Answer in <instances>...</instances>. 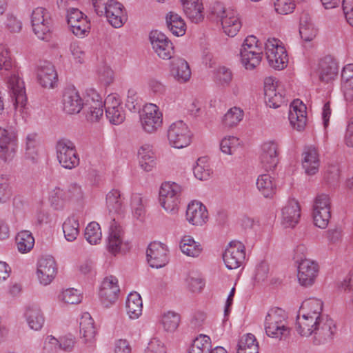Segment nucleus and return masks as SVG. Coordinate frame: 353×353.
<instances>
[{
  "instance_id": "obj_53",
  "label": "nucleus",
  "mask_w": 353,
  "mask_h": 353,
  "mask_svg": "<svg viewBox=\"0 0 353 353\" xmlns=\"http://www.w3.org/2000/svg\"><path fill=\"white\" fill-rule=\"evenodd\" d=\"M183 10L187 17H188L190 20L193 23H197L201 21L203 19V8L201 1L194 4L192 3V6H189L188 10L185 7H183Z\"/></svg>"
},
{
  "instance_id": "obj_27",
  "label": "nucleus",
  "mask_w": 353,
  "mask_h": 353,
  "mask_svg": "<svg viewBox=\"0 0 353 353\" xmlns=\"http://www.w3.org/2000/svg\"><path fill=\"white\" fill-rule=\"evenodd\" d=\"M37 74L39 83L43 88H52L57 81V72L50 62H41L38 65Z\"/></svg>"
},
{
  "instance_id": "obj_21",
  "label": "nucleus",
  "mask_w": 353,
  "mask_h": 353,
  "mask_svg": "<svg viewBox=\"0 0 353 353\" xmlns=\"http://www.w3.org/2000/svg\"><path fill=\"white\" fill-rule=\"evenodd\" d=\"M17 150V139L12 132L0 127V158L4 161L13 159Z\"/></svg>"
},
{
  "instance_id": "obj_52",
  "label": "nucleus",
  "mask_w": 353,
  "mask_h": 353,
  "mask_svg": "<svg viewBox=\"0 0 353 353\" xmlns=\"http://www.w3.org/2000/svg\"><path fill=\"white\" fill-rule=\"evenodd\" d=\"M64 191L68 202L77 203L81 201L84 197V193L81 185L76 182L68 184L64 189Z\"/></svg>"
},
{
  "instance_id": "obj_61",
  "label": "nucleus",
  "mask_w": 353,
  "mask_h": 353,
  "mask_svg": "<svg viewBox=\"0 0 353 353\" xmlns=\"http://www.w3.org/2000/svg\"><path fill=\"white\" fill-rule=\"evenodd\" d=\"M90 28V22L86 17L79 21L75 26H72L70 30L76 36L83 37L89 32Z\"/></svg>"
},
{
  "instance_id": "obj_12",
  "label": "nucleus",
  "mask_w": 353,
  "mask_h": 353,
  "mask_svg": "<svg viewBox=\"0 0 353 353\" xmlns=\"http://www.w3.org/2000/svg\"><path fill=\"white\" fill-rule=\"evenodd\" d=\"M152 48L159 57L170 59L174 54L172 43L165 34L158 30H152L149 36Z\"/></svg>"
},
{
  "instance_id": "obj_16",
  "label": "nucleus",
  "mask_w": 353,
  "mask_h": 353,
  "mask_svg": "<svg viewBox=\"0 0 353 353\" xmlns=\"http://www.w3.org/2000/svg\"><path fill=\"white\" fill-rule=\"evenodd\" d=\"M57 274L56 263L52 256L41 257L37 263V276L39 283L48 285L53 281Z\"/></svg>"
},
{
  "instance_id": "obj_24",
  "label": "nucleus",
  "mask_w": 353,
  "mask_h": 353,
  "mask_svg": "<svg viewBox=\"0 0 353 353\" xmlns=\"http://www.w3.org/2000/svg\"><path fill=\"white\" fill-rule=\"evenodd\" d=\"M186 219L193 225L202 226L208 220L206 207L199 201H192L188 204L186 210Z\"/></svg>"
},
{
  "instance_id": "obj_11",
  "label": "nucleus",
  "mask_w": 353,
  "mask_h": 353,
  "mask_svg": "<svg viewBox=\"0 0 353 353\" xmlns=\"http://www.w3.org/2000/svg\"><path fill=\"white\" fill-rule=\"evenodd\" d=\"M169 144L177 149L188 146L192 141V134L188 126L183 121L172 123L168 129Z\"/></svg>"
},
{
  "instance_id": "obj_64",
  "label": "nucleus",
  "mask_w": 353,
  "mask_h": 353,
  "mask_svg": "<svg viewBox=\"0 0 353 353\" xmlns=\"http://www.w3.org/2000/svg\"><path fill=\"white\" fill-rule=\"evenodd\" d=\"M144 353H167L164 343L157 338L152 339L148 344Z\"/></svg>"
},
{
  "instance_id": "obj_63",
  "label": "nucleus",
  "mask_w": 353,
  "mask_h": 353,
  "mask_svg": "<svg viewBox=\"0 0 353 353\" xmlns=\"http://www.w3.org/2000/svg\"><path fill=\"white\" fill-rule=\"evenodd\" d=\"M131 207L136 217L139 218L143 215L145 210L143 199L140 194H134L132 196Z\"/></svg>"
},
{
  "instance_id": "obj_51",
  "label": "nucleus",
  "mask_w": 353,
  "mask_h": 353,
  "mask_svg": "<svg viewBox=\"0 0 353 353\" xmlns=\"http://www.w3.org/2000/svg\"><path fill=\"white\" fill-rule=\"evenodd\" d=\"M185 282L186 288L192 293L201 292L205 285L203 279L195 272L188 274Z\"/></svg>"
},
{
  "instance_id": "obj_62",
  "label": "nucleus",
  "mask_w": 353,
  "mask_h": 353,
  "mask_svg": "<svg viewBox=\"0 0 353 353\" xmlns=\"http://www.w3.org/2000/svg\"><path fill=\"white\" fill-rule=\"evenodd\" d=\"M12 68V61L9 51L0 46V70L9 71Z\"/></svg>"
},
{
  "instance_id": "obj_4",
  "label": "nucleus",
  "mask_w": 353,
  "mask_h": 353,
  "mask_svg": "<svg viewBox=\"0 0 353 353\" xmlns=\"http://www.w3.org/2000/svg\"><path fill=\"white\" fill-rule=\"evenodd\" d=\"M212 14L221 21L223 32L229 37H234L241 28V21L236 10L225 8L220 2L213 4Z\"/></svg>"
},
{
  "instance_id": "obj_7",
  "label": "nucleus",
  "mask_w": 353,
  "mask_h": 353,
  "mask_svg": "<svg viewBox=\"0 0 353 353\" xmlns=\"http://www.w3.org/2000/svg\"><path fill=\"white\" fill-rule=\"evenodd\" d=\"M142 130L148 134L157 132L163 125V113L154 103L145 104L139 114Z\"/></svg>"
},
{
  "instance_id": "obj_39",
  "label": "nucleus",
  "mask_w": 353,
  "mask_h": 353,
  "mask_svg": "<svg viewBox=\"0 0 353 353\" xmlns=\"http://www.w3.org/2000/svg\"><path fill=\"white\" fill-rule=\"evenodd\" d=\"M299 34L304 41H311L316 36L317 30L307 14H303L300 19Z\"/></svg>"
},
{
  "instance_id": "obj_6",
  "label": "nucleus",
  "mask_w": 353,
  "mask_h": 353,
  "mask_svg": "<svg viewBox=\"0 0 353 353\" xmlns=\"http://www.w3.org/2000/svg\"><path fill=\"white\" fill-rule=\"evenodd\" d=\"M31 26L34 34L41 40L50 37L53 22L50 12L42 7L34 9L30 17Z\"/></svg>"
},
{
  "instance_id": "obj_23",
  "label": "nucleus",
  "mask_w": 353,
  "mask_h": 353,
  "mask_svg": "<svg viewBox=\"0 0 353 353\" xmlns=\"http://www.w3.org/2000/svg\"><path fill=\"white\" fill-rule=\"evenodd\" d=\"M339 65L337 62L331 57L321 59L316 68V74L319 80L329 83L335 79L338 74Z\"/></svg>"
},
{
  "instance_id": "obj_38",
  "label": "nucleus",
  "mask_w": 353,
  "mask_h": 353,
  "mask_svg": "<svg viewBox=\"0 0 353 353\" xmlns=\"http://www.w3.org/2000/svg\"><path fill=\"white\" fill-rule=\"evenodd\" d=\"M180 249L184 254L191 257L199 256L203 250L201 244L196 242L190 236H185L182 238L180 242Z\"/></svg>"
},
{
  "instance_id": "obj_46",
  "label": "nucleus",
  "mask_w": 353,
  "mask_h": 353,
  "mask_svg": "<svg viewBox=\"0 0 353 353\" xmlns=\"http://www.w3.org/2000/svg\"><path fill=\"white\" fill-rule=\"evenodd\" d=\"M65 193L64 189L59 187L54 188L50 192L49 201L54 209L57 210H62L68 202Z\"/></svg>"
},
{
  "instance_id": "obj_48",
  "label": "nucleus",
  "mask_w": 353,
  "mask_h": 353,
  "mask_svg": "<svg viewBox=\"0 0 353 353\" xmlns=\"http://www.w3.org/2000/svg\"><path fill=\"white\" fill-rule=\"evenodd\" d=\"M241 148L239 139L234 136L226 137L220 143V148L222 152L229 155L236 154Z\"/></svg>"
},
{
  "instance_id": "obj_47",
  "label": "nucleus",
  "mask_w": 353,
  "mask_h": 353,
  "mask_svg": "<svg viewBox=\"0 0 353 353\" xmlns=\"http://www.w3.org/2000/svg\"><path fill=\"white\" fill-rule=\"evenodd\" d=\"M210 338L205 334H200L193 341L188 353H208L211 349Z\"/></svg>"
},
{
  "instance_id": "obj_36",
  "label": "nucleus",
  "mask_w": 353,
  "mask_h": 353,
  "mask_svg": "<svg viewBox=\"0 0 353 353\" xmlns=\"http://www.w3.org/2000/svg\"><path fill=\"white\" fill-rule=\"evenodd\" d=\"M143 303L139 294L132 292L128 294L126 300V310L129 317L132 319H138L142 314Z\"/></svg>"
},
{
  "instance_id": "obj_56",
  "label": "nucleus",
  "mask_w": 353,
  "mask_h": 353,
  "mask_svg": "<svg viewBox=\"0 0 353 353\" xmlns=\"http://www.w3.org/2000/svg\"><path fill=\"white\" fill-rule=\"evenodd\" d=\"M81 298V294L74 288L64 290L59 295V299L67 304H77Z\"/></svg>"
},
{
  "instance_id": "obj_37",
  "label": "nucleus",
  "mask_w": 353,
  "mask_h": 353,
  "mask_svg": "<svg viewBox=\"0 0 353 353\" xmlns=\"http://www.w3.org/2000/svg\"><path fill=\"white\" fill-rule=\"evenodd\" d=\"M166 24L168 28L175 36H183L185 33L186 26L180 15L174 12H170L167 14Z\"/></svg>"
},
{
  "instance_id": "obj_5",
  "label": "nucleus",
  "mask_w": 353,
  "mask_h": 353,
  "mask_svg": "<svg viewBox=\"0 0 353 353\" xmlns=\"http://www.w3.org/2000/svg\"><path fill=\"white\" fill-rule=\"evenodd\" d=\"M265 54L269 65L277 70L287 67L288 57L287 51L279 39L269 38L265 43Z\"/></svg>"
},
{
  "instance_id": "obj_31",
  "label": "nucleus",
  "mask_w": 353,
  "mask_h": 353,
  "mask_svg": "<svg viewBox=\"0 0 353 353\" xmlns=\"http://www.w3.org/2000/svg\"><path fill=\"white\" fill-rule=\"evenodd\" d=\"M29 327L33 330H41L45 322V317L39 306L33 305L28 306L24 314Z\"/></svg>"
},
{
  "instance_id": "obj_8",
  "label": "nucleus",
  "mask_w": 353,
  "mask_h": 353,
  "mask_svg": "<svg viewBox=\"0 0 353 353\" xmlns=\"http://www.w3.org/2000/svg\"><path fill=\"white\" fill-rule=\"evenodd\" d=\"M57 158L65 169L72 170L79 165L80 159L74 143L69 139H61L56 145Z\"/></svg>"
},
{
  "instance_id": "obj_20",
  "label": "nucleus",
  "mask_w": 353,
  "mask_h": 353,
  "mask_svg": "<svg viewBox=\"0 0 353 353\" xmlns=\"http://www.w3.org/2000/svg\"><path fill=\"white\" fill-rule=\"evenodd\" d=\"M278 145L273 141L265 142L261 146L260 163L267 171L276 168L279 163Z\"/></svg>"
},
{
  "instance_id": "obj_42",
  "label": "nucleus",
  "mask_w": 353,
  "mask_h": 353,
  "mask_svg": "<svg viewBox=\"0 0 353 353\" xmlns=\"http://www.w3.org/2000/svg\"><path fill=\"white\" fill-rule=\"evenodd\" d=\"M63 232L68 241H74L79 234V223L74 216L65 219L63 223Z\"/></svg>"
},
{
  "instance_id": "obj_29",
  "label": "nucleus",
  "mask_w": 353,
  "mask_h": 353,
  "mask_svg": "<svg viewBox=\"0 0 353 353\" xmlns=\"http://www.w3.org/2000/svg\"><path fill=\"white\" fill-rule=\"evenodd\" d=\"M123 241L122 229L114 219L111 222L108 237L107 246L108 250L113 254L119 253L121 251Z\"/></svg>"
},
{
  "instance_id": "obj_33",
  "label": "nucleus",
  "mask_w": 353,
  "mask_h": 353,
  "mask_svg": "<svg viewBox=\"0 0 353 353\" xmlns=\"http://www.w3.org/2000/svg\"><path fill=\"white\" fill-rule=\"evenodd\" d=\"M303 156V167L305 172L310 175L316 173L319 168V159L316 148L313 147L305 148Z\"/></svg>"
},
{
  "instance_id": "obj_19",
  "label": "nucleus",
  "mask_w": 353,
  "mask_h": 353,
  "mask_svg": "<svg viewBox=\"0 0 353 353\" xmlns=\"http://www.w3.org/2000/svg\"><path fill=\"white\" fill-rule=\"evenodd\" d=\"M8 88L15 108H23L26 102L25 86L23 80L17 74H12L8 80Z\"/></svg>"
},
{
  "instance_id": "obj_9",
  "label": "nucleus",
  "mask_w": 353,
  "mask_h": 353,
  "mask_svg": "<svg viewBox=\"0 0 353 353\" xmlns=\"http://www.w3.org/2000/svg\"><path fill=\"white\" fill-rule=\"evenodd\" d=\"M264 93L265 101L270 108H277L288 101L283 83L273 77L265 79Z\"/></svg>"
},
{
  "instance_id": "obj_58",
  "label": "nucleus",
  "mask_w": 353,
  "mask_h": 353,
  "mask_svg": "<svg viewBox=\"0 0 353 353\" xmlns=\"http://www.w3.org/2000/svg\"><path fill=\"white\" fill-rule=\"evenodd\" d=\"M295 0H274L276 12L281 14L291 13L295 8Z\"/></svg>"
},
{
  "instance_id": "obj_14",
  "label": "nucleus",
  "mask_w": 353,
  "mask_h": 353,
  "mask_svg": "<svg viewBox=\"0 0 353 353\" xmlns=\"http://www.w3.org/2000/svg\"><path fill=\"white\" fill-rule=\"evenodd\" d=\"M120 293L118 279L114 276L105 277L101 283L99 298L102 305L108 307L116 303Z\"/></svg>"
},
{
  "instance_id": "obj_35",
  "label": "nucleus",
  "mask_w": 353,
  "mask_h": 353,
  "mask_svg": "<svg viewBox=\"0 0 353 353\" xmlns=\"http://www.w3.org/2000/svg\"><path fill=\"white\" fill-rule=\"evenodd\" d=\"M323 307V303L321 300L312 298L305 301L299 312L325 319L324 317H329V316L322 313Z\"/></svg>"
},
{
  "instance_id": "obj_59",
  "label": "nucleus",
  "mask_w": 353,
  "mask_h": 353,
  "mask_svg": "<svg viewBox=\"0 0 353 353\" xmlns=\"http://www.w3.org/2000/svg\"><path fill=\"white\" fill-rule=\"evenodd\" d=\"M262 54L250 55L248 54L241 55V63L246 70H252L256 68L260 64Z\"/></svg>"
},
{
  "instance_id": "obj_13",
  "label": "nucleus",
  "mask_w": 353,
  "mask_h": 353,
  "mask_svg": "<svg viewBox=\"0 0 353 353\" xmlns=\"http://www.w3.org/2000/svg\"><path fill=\"white\" fill-rule=\"evenodd\" d=\"M245 258V246L241 242L237 241L230 242L223 254V261L229 270L239 268Z\"/></svg>"
},
{
  "instance_id": "obj_18",
  "label": "nucleus",
  "mask_w": 353,
  "mask_h": 353,
  "mask_svg": "<svg viewBox=\"0 0 353 353\" xmlns=\"http://www.w3.org/2000/svg\"><path fill=\"white\" fill-rule=\"evenodd\" d=\"M105 114L109 121L119 125L125 120V112L119 98L114 94L108 95L105 101Z\"/></svg>"
},
{
  "instance_id": "obj_60",
  "label": "nucleus",
  "mask_w": 353,
  "mask_h": 353,
  "mask_svg": "<svg viewBox=\"0 0 353 353\" xmlns=\"http://www.w3.org/2000/svg\"><path fill=\"white\" fill-rule=\"evenodd\" d=\"M88 105V110L86 114V118L91 122L98 121L103 116L104 104H91Z\"/></svg>"
},
{
  "instance_id": "obj_28",
  "label": "nucleus",
  "mask_w": 353,
  "mask_h": 353,
  "mask_svg": "<svg viewBox=\"0 0 353 353\" xmlns=\"http://www.w3.org/2000/svg\"><path fill=\"white\" fill-rule=\"evenodd\" d=\"M170 73L174 80L180 83L188 82L191 77L189 64L182 58H176L172 61Z\"/></svg>"
},
{
  "instance_id": "obj_2",
  "label": "nucleus",
  "mask_w": 353,
  "mask_h": 353,
  "mask_svg": "<svg viewBox=\"0 0 353 353\" xmlns=\"http://www.w3.org/2000/svg\"><path fill=\"white\" fill-rule=\"evenodd\" d=\"M264 329L268 337L279 341L288 337L290 329L285 311L279 307L270 309L265 316Z\"/></svg>"
},
{
  "instance_id": "obj_32",
  "label": "nucleus",
  "mask_w": 353,
  "mask_h": 353,
  "mask_svg": "<svg viewBox=\"0 0 353 353\" xmlns=\"http://www.w3.org/2000/svg\"><path fill=\"white\" fill-rule=\"evenodd\" d=\"M141 167L146 172H150L155 165V155L153 145L149 143L142 144L137 152Z\"/></svg>"
},
{
  "instance_id": "obj_22",
  "label": "nucleus",
  "mask_w": 353,
  "mask_h": 353,
  "mask_svg": "<svg viewBox=\"0 0 353 353\" xmlns=\"http://www.w3.org/2000/svg\"><path fill=\"white\" fill-rule=\"evenodd\" d=\"M289 121L291 125L298 131L303 130L306 125V106L299 99L294 100L290 105Z\"/></svg>"
},
{
  "instance_id": "obj_44",
  "label": "nucleus",
  "mask_w": 353,
  "mask_h": 353,
  "mask_svg": "<svg viewBox=\"0 0 353 353\" xmlns=\"http://www.w3.org/2000/svg\"><path fill=\"white\" fill-rule=\"evenodd\" d=\"M106 206L110 212L119 213L122 210L123 201L120 191L113 189L107 194Z\"/></svg>"
},
{
  "instance_id": "obj_50",
  "label": "nucleus",
  "mask_w": 353,
  "mask_h": 353,
  "mask_svg": "<svg viewBox=\"0 0 353 353\" xmlns=\"http://www.w3.org/2000/svg\"><path fill=\"white\" fill-rule=\"evenodd\" d=\"M85 238L92 245L99 243L102 237L100 225L97 222L90 223L85 230Z\"/></svg>"
},
{
  "instance_id": "obj_40",
  "label": "nucleus",
  "mask_w": 353,
  "mask_h": 353,
  "mask_svg": "<svg viewBox=\"0 0 353 353\" xmlns=\"http://www.w3.org/2000/svg\"><path fill=\"white\" fill-rule=\"evenodd\" d=\"M16 243L17 249L21 253H27L33 248L34 239L30 232L23 230L17 234Z\"/></svg>"
},
{
  "instance_id": "obj_54",
  "label": "nucleus",
  "mask_w": 353,
  "mask_h": 353,
  "mask_svg": "<svg viewBox=\"0 0 353 353\" xmlns=\"http://www.w3.org/2000/svg\"><path fill=\"white\" fill-rule=\"evenodd\" d=\"M193 172L196 178L201 181H205L209 179L212 171L205 159L203 158L198 159L194 167Z\"/></svg>"
},
{
  "instance_id": "obj_34",
  "label": "nucleus",
  "mask_w": 353,
  "mask_h": 353,
  "mask_svg": "<svg viewBox=\"0 0 353 353\" xmlns=\"http://www.w3.org/2000/svg\"><path fill=\"white\" fill-rule=\"evenodd\" d=\"M256 187L265 198L272 197L276 193V184L274 179L270 174L259 175L256 180Z\"/></svg>"
},
{
  "instance_id": "obj_25",
  "label": "nucleus",
  "mask_w": 353,
  "mask_h": 353,
  "mask_svg": "<svg viewBox=\"0 0 353 353\" xmlns=\"http://www.w3.org/2000/svg\"><path fill=\"white\" fill-rule=\"evenodd\" d=\"M281 223L285 228H294L301 218V207L295 199L288 201L282 208Z\"/></svg>"
},
{
  "instance_id": "obj_57",
  "label": "nucleus",
  "mask_w": 353,
  "mask_h": 353,
  "mask_svg": "<svg viewBox=\"0 0 353 353\" xmlns=\"http://www.w3.org/2000/svg\"><path fill=\"white\" fill-rule=\"evenodd\" d=\"M330 216V211H327L326 209H323V210L313 209L314 223L320 228L324 229L327 226Z\"/></svg>"
},
{
  "instance_id": "obj_15",
  "label": "nucleus",
  "mask_w": 353,
  "mask_h": 353,
  "mask_svg": "<svg viewBox=\"0 0 353 353\" xmlns=\"http://www.w3.org/2000/svg\"><path fill=\"white\" fill-rule=\"evenodd\" d=\"M319 273V265L314 261L310 259L301 260L298 265L297 278L302 286L312 285Z\"/></svg>"
},
{
  "instance_id": "obj_1",
  "label": "nucleus",
  "mask_w": 353,
  "mask_h": 353,
  "mask_svg": "<svg viewBox=\"0 0 353 353\" xmlns=\"http://www.w3.org/2000/svg\"><path fill=\"white\" fill-rule=\"evenodd\" d=\"M325 318L323 319L299 312L296 330L298 334L302 336H310L314 334L319 342L330 339L336 331V325L331 318Z\"/></svg>"
},
{
  "instance_id": "obj_45",
  "label": "nucleus",
  "mask_w": 353,
  "mask_h": 353,
  "mask_svg": "<svg viewBox=\"0 0 353 353\" xmlns=\"http://www.w3.org/2000/svg\"><path fill=\"white\" fill-rule=\"evenodd\" d=\"M248 54L250 55L262 54V50L261 47L259 45V40L253 35H250L245 38L241 48V55Z\"/></svg>"
},
{
  "instance_id": "obj_43",
  "label": "nucleus",
  "mask_w": 353,
  "mask_h": 353,
  "mask_svg": "<svg viewBox=\"0 0 353 353\" xmlns=\"http://www.w3.org/2000/svg\"><path fill=\"white\" fill-rule=\"evenodd\" d=\"M243 110L237 107L229 109L222 119V124L225 128H232L236 126L243 118Z\"/></svg>"
},
{
  "instance_id": "obj_30",
  "label": "nucleus",
  "mask_w": 353,
  "mask_h": 353,
  "mask_svg": "<svg viewBox=\"0 0 353 353\" xmlns=\"http://www.w3.org/2000/svg\"><path fill=\"white\" fill-rule=\"evenodd\" d=\"M79 332L81 338L85 344L92 343L94 341L96 329L94 320L90 314L85 312L82 314L79 322Z\"/></svg>"
},
{
  "instance_id": "obj_26",
  "label": "nucleus",
  "mask_w": 353,
  "mask_h": 353,
  "mask_svg": "<svg viewBox=\"0 0 353 353\" xmlns=\"http://www.w3.org/2000/svg\"><path fill=\"white\" fill-rule=\"evenodd\" d=\"M83 106V101L75 88H68L63 95V108L69 114L79 113Z\"/></svg>"
},
{
  "instance_id": "obj_10",
  "label": "nucleus",
  "mask_w": 353,
  "mask_h": 353,
  "mask_svg": "<svg viewBox=\"0 0 353 353\" xmlns=\"http://www.w3.org/2000/svg\"><path fill=\"white\" fill-rule=\"evenodd\" d=\"M181 187L176 183L165 182L159 190V203L168 212L176 213L179 204Z\"/></svg>"
},
{
  "instance_id": "obj_17",
  "label": "nucleus",
  "mask_w": 353,
  "mask_h": 353,
  "mask_svg": "<svg viewBox=\"0 0 353 353\" xmlns=\"http://www.w3.org/2000/svg\"><path fill=\"white\" fill-rule=\"evenodd\" d=\"M168 250L160 242L151 243L147 250V259L152 268H161L168 262Z\"/></svg>"
},
{
  "instance_id": "obj_3",
  "label": "nucleus",
  "mask_w": 353,
  "mask_h": 353,
  "mask_svg": "<svg viewBox=\"0 0 353 353\" xmlns=\"http://www.w3.org/2000/svg\"><path fill=\"white\" fill-rule=\"evenodd\" d=\"M92 5L97 15H105L109 23L115 28H119L127 21V14L123 6L114 0H92Z\"/></svg>"
},
{
  "instance_id": "obj_49",
  "label": "nucleus",
  "mask_w": 353,
  "mask_h": 353,
  "mask_svg": "<svg viewBox=\"0 0 353 353\" xmlns=\"http://www.w3.org/2000/svg\"><path fill=\"white\" fill-rule=\"evenodd\" d=\"M161 323L166 332H174L180 323V316L174 312H168L162 315Z\"/></svg>"
},
{
  "instance_id": "obj_41",
  "label": "nucleus",
  "mask_w": 353,
  "mask_h": 353,
  "mask_svg": "<svg viewBox=\"0 0 353 353\" xmlns=\"http://www.w3.org/2000/svg\"><path fill=\"white\" fill-rule=\"evenodd\" d=\"M237 353H259V345L252 334L243 335L239 341Z\"/></svg>"
},
{
  "instance_id": "obj_55",
  "label": "nucleus",
  "mask_w": 353,
  "mask_h": 353,
  "mask_svg": "<svg viewBox=\"0 0 353 353\" xmlns=\"http://www.w3.org/2000/svg\"><path fill=\"white\" fill-rule=\"evenodd\" d=\"M12 195V188L10 180L6 175L0 176V203H5Z\"/></svg>"
}]
</instances>
